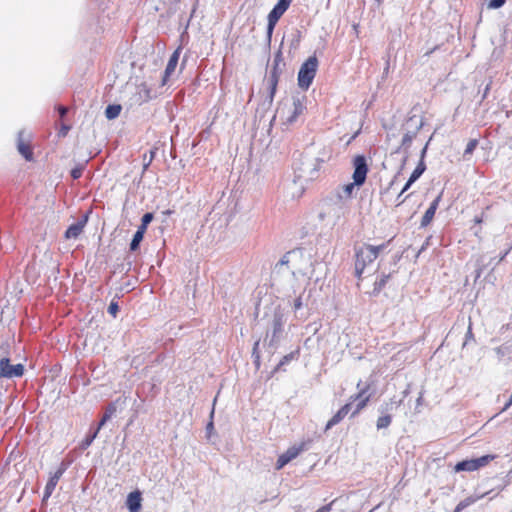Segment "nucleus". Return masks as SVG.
<instances>
[{
    "label": "nucleus",
    "instance_id": "nucleus-3",
    "mask_svg": "<svg viewBox=\"0 0 512 512\" xmlns=\"http://www.w3.org/2000/svg\"><path fill=\"white\" fill-rule=\"evenodd\" d=\"M318 60L316 57H309L301 66L298 73V84L303 89H308L317 71Z\"/></svg>",
    "mask_w": 512,
    "mask_h": 512
},
{
    "label": "nucleus",
    "instance_id": "nucleus-22",
    "mask_svg": "<svg viewBox=\"0 0 512 512\" xmlns=\"http://www.w3.org/2000/svg\"><path fill=\"white\" fill-rule=\"evenodd\" d=\"M355 187H358V184H355V181L352 183L345 184L341 187L338 195L340 198H350L354 192Z\"/></svg>",
    "mask_w": 512,
    "mask_h": 512
},
{
    "label": "nucleus",
    "instance_id": "nucleus-41",
    "mask_svg": "<svg viewBox=\"0 0 512 512\" xmlns=\"http://www.w3.org/2000/svg\"><path fill=\"white\" fill-rule=\"evenodd\" d=\"M413 183H410V179L407 181V183L405 184V186L403 187L402 191L400 192L399 196H402V194L407 191L409 189V187L412 185Z\"/></svg>",
    "mask_w": 512,
    "mask_h": 512
},
{
    "label": "nucleus",
    "instance_id": "nucleus-13",
    "mask_svg": "<svg viewBox=\"0 0 512 512\" xmlns=\"http://www.w3.org/2000/svg\"><path fill=\"white\" fill-rule=\"evenodd\" d=\"M350 410H351V402H348L343 407H341L337 411V413L327 422L325 431H328L334 425L341 422L345 418V416L350 412Z\"/></svg>",
    "mask_w": 512,
    "mask_h": 512
},
{
    "label": "nucleus",
    "instance_id": "nucleus-10",
    "mask_svg": "<svg viewBox=\"0 0 512 512\" xmlns=\"http://www.w3.org/2000/svg\"><path fill=\"white\" fill-rule=\"evenodd\" d=\"M24 366L22 364L11 365L8 358L0 360V378H14L23 375Z\"/></svg>",
    "mask_w": 512,
    "mask_h": 512
},
{
    "label": "nucleus",
    "instance_id": "nucleus-11",
    "mask_svg": "<svg viewBox=\"0 0 512 512\" xmlns=\"http://www.w3.org/2000/svg\"><path fill=\"white\" fill-rule=\"evenodd\" d=\"M181 47H178L173 54L170 56L169 61L167 63L166 69L164 71V76L162 79V85H165L170 77L174 74L176 67L178 65L179 57H180Z\"/></svg>",
    "mask_w": 512,
    "mask_h": 512
},
{
    "label": "nucleus",
    "instance_id": "nucleus-43",
    "mask_svg": "<svg viewBox=\"0 0 512 512\" xmlns=\"http://www.w3.org/2000/svg\"><path fill=\"white\" fill-rule=\"evenodd\" d=\"M288 262H289V260H288V255H285V256L281 259V261L278 263V265L282 266V265L287 264Z\"/></svg>",
    "mask_w": 512,
    "mask_h": 512
},
{
    "label": "nucleus",
    "instance_id": "nucleus-33",
    "mask_svg": "<svg viewBox=\"0 0 512 512\" xmlns=\"http://www.w3.org/2000/svg\"><path fill=\"white\" fill-rule=\"evenodd\" d=\"M389 276H383L379 281L375 282V290L380 291L386 284Z\"/></svg>",
    "mask_w": 512,
    "mask_h": 512
},
{
    "label": "nucleus",
    "instance_id": "nucleus-14",
    "mask_svg": "<svg viewBox=\"0 0 512 512\" xmlns=\"http://www.w3.org/2000/svg\"><path fill=\"white\" fill-rule=\"evenodd\" d=\"M488 492H478L477 490L475 493L471 496L466 497L465 499L461 500L457 506L455 507L453 512H461L465 508L469 507L470 505L474 504L477 500L483 498Z\"/></svg>",
    "mask_w": 512,
    "mask_h": 512
},
{
    "label": "nucleus",
    "instance_id": "nucleus-47",
    "mask_svg": "<svg viewBox=\"0 0 512 512\" xmlns=\"http://www.w3.org/2000/svg\"><path fill=\"white\" fill-rule=\"evenodd\" d=\"M290 357H291V356H285V357H284V360L281 362V364H283V363H284V362H286V361H289V358H290Z\"/></svg>",
    "mask_w": 512,
    "mask_h": 512
},
{
    "label": "nucleus",
    "instance_id": "nucleus-37",
    "mask_svg": "<svg viewBox=\"0 0 512 512\" xmlns=\"http://www.w3.org/2000/svg\"><path fill=\"white\" fill-rule=\"evenodd\" d=\"M82 174V169L80 168H76V169H73L71 171V176L74 178V179H78Z\"/></svg>",
    "mask_w": 512,
    "mask_h": 512
},
{
    "label": "nucleus",
    "instance_id": "nucleus-28",
    "mask_svg": "<svg viewBox=\"0 0 512 512\" xmlns=\"http://www.w3.org/2000/svg\"><path fill=\"white\" fill-rule=\"evenodd\" d=\"M57 482H47L44 494L42 497V501L46 502L48 498L52 495L53 491L55 490Z\"/></svg>",
    "mask_w": 512,
    "mask_h": 512
},
{
    "label": "nucleus",
    "instance_id": "nucleus-9",
    "mask_svg": "<svg viewBox=\"0 0 512 512\" xmlns=\"http://www.w3.org/2000/svg\"><path fill=\"white\" fill-rule=\"evenodd\" d=\"M494 457L491 455L481 456L475 459L464 460L455 465V471H475L487 465Z\"/></svg>",
    "mask_w": 512,
    "mask_h": 512
},
{
    "label": "nucleus",
    "instance_id": "nucleus-12",
    "mask_svg": "<svg viewBox=\"0 0 512 512\" xmlns=\"http://www.w3.org/2000/svg\"><path fill=\"white\" fill-rule=\"evenodd\" d=\"M126 507L129 512H140L142 507V492L140 490L136 489L128 494Z\"/></svg>",
    "mask_w": 512,
    "mask_h": 512
},
{
    "label": "nucleus",
    "instance_id": "nucleus-7",
    "mask_svg": "<svg viewBox=\"0 0 512 512\" xmlns=\"http://www.w3.org/2000/svg\"><path fill=\"white\" fill-rule=\"evenodd\" d=\"M305 179L302 176H295L284 186L285 197L291 200L298 199L305 191Z\"/></svg>",
    "mask_w": 512,
    "mask_h": 512
},
{
    "label": "nucleus",
    "instance_id": "nucleus-46",
    "mask_svg": "<svg viewBox=\"0 0 512 512\" xmlns=\"http://www.w3.org/2000/svg\"><path fill=\"white\" fill-rule=\"evenodd\" d=\"M213 429V423L210 422L208 425H207V430H212Z\"/></svg>",
    "mask_w": 512,
    "mask_h": 512
},
{
    "label": "nucleus",
    "instance_id": "nucleus-6",
    "mask_svg": "<svg viewBox=\"0 0 512 512\" xmlns=\"http://www.w3.org/2000/svg\"><path fill=\"white\" fill-rule=\"evenodd\" d=\"M291 2L292 0H279L268 14L267 34L269 37L272 35L276 23L289 8Z\"/></svg>",
    "mask_w": 512,
    "mask_h": 512
},
{
    "label": "nucleus",
    "instance_id": "nucleus-25",
    "mask_svg": "<svg viewBox=\"0 0 512 512\" xmlns=\"http://www.w3.org/2000/svg\"><path fill=\"white\" fill-rule=\"evenodd\" d=\"M382 415L377 419V429H384L387 428L392 421V417L390 414L387 413H381Z\"/></svg>",
    "mask_w": 512,
    "mask_h": 512
},
{
    "label": "nucleus",
    "instance_id": "nucleus-16",
    "mask_svg": "<svg viewBox=\"0 0 512 512\" xmlns=\"http://www.w3.org/2000/svg\"><path fill=\"white\" fill-rule=\"evenodd\" d=\"M18 151L19 153L24 156L26 160L32 159V152L29 148V145L24 142V132H19L18 135Z\"/></svg>",
    "mask_w": 512,
    "mask_h": 512
},
{
    "label": "nucleus",
    "instance_id": "nucleus-15",
    "mask_svg": "<svg viewBox=\"0 0 512 512\" xmlns=\"http://www.w3.org/2000/svg\"><path fill=\"white\" fill-rule=\"evenodd\" d=\"M442 193H440L436 199L431 203L430 207L426 210L425 214L422 217L421 226L425 227L430 224L432 221L435 212L438 208L439 202L441 200Z\"/></svg>",
    "mask_w": 512,
    "mask_h": 512
},
{
    "label": "nucleus",
    "instance_id": "nucleus-36",
    "mask_svg": "<svg viewBox=\"0 0 512 512\" xmlns=\"http://www.w3.org/2000/svg\"><path fill=\"white\" fill-rule=\"evenodd\" d=\"M65 469H66L65 465L62 463L61 466L59 467V469L55 472V474H54V476L52 477L51 480L59 479L62 476V474H63Z\"/></svg>",
    "mask_w": 512,
    "mask_h": 512
},
{
    "label": "nucleus",
    "instance_id": "nucleus-34",
    "mask_svg": "<svg viewBox=\"0 0 512 512\" xmlns=\"http://www.w3.org/2000/svg\"><path fill=\"white\" fill-rule=\"evenodd\" d=\"M119 310L118 304L116 302H111L108 306V312L113 316L116 317L117 312Z\"/></svg>",
    "mask_w": 512,
    "mask_h": 512
},
{
    "label": "nucleus",
    "instance_id": "nucleus-29",
    "mask_svg": "<svg viewBox=\"0 0 512 512\" xmlns=\"http://www.w3.org/2000/svg\"><path fill=\"white\" fill-rule=\"evenodd\" d=\"M143 235H141V232H135L134 236H133V239L130 243V250L131 251H135L138 249L139 245H140V242L142 241L143 239Z\"/></svg>",
    "mask_w": 512,
    "mask_h": 512
},
{
    "label": "nucleus",
    "instance_id": "nucleus-2",
    "mask_svg": "<svg viewBox=\"0 0 512 512\" xmlns=\"http://www.w3.org/2000/svg\"><path fill=\"white\" fill-rule=\"evenodd\" d=\"M384 248V244L379 246L364 244L356 249L355 273L358 278H361L365 268L376 260Z\"/></svg>",
    "mask_w": 512,
    "mask_h": 512
},
{
    "label": "nucleus",
    "instance_id": "nucleus-44",
    "mask_svg": "<svg viewBox=\"0 0 512 512\" xmlns=\"http://www.w3.org/2000/svg\"><path fill=\"white\" fill-rule=\"evenodd\" d=\"M512 405V392L509 398V401L505 404L503 411L507 410Z\"/></svg>",
    "mask_w": 512,
    "mask_h": 512
},
{
    "label": "nucleus",
    "instance_id": "nucleus-20",
    "mask_svg": "<svg viewBox=\"0 0 512 512\" xmlns=\"http://www.w3.org/2000/svg\"><path fill=\"white\" fill-rule=\"evenodd\" d=\"M138 101L140 102H145V101H148L149 99H151V90L149 88V86L146 84V83H141L139 86H138Z\"/></svg>",
    "mask_w": 512,
    "mask_h": 512
},
{
    "label": "nucleus",
    "instance_id": "nucleus-4",
    "mask_svg": "<svg viewBox=\"0 0 512 512\" xmlns=\"http://www.w3.org/2000/svg\"><path fill=\"white\" fill-rule=\"evenodd\" d=\"M424 122L421 116L413 115L406 121L404 128L405 134L402 138V146L409 147L418 131L422 128Z\"/></svg>",
    "mask_w": 512,
    "mask_h": 512
},
{
    "label": "nucleus",
    "instance_id": "nucleus-18",
    "mask_svg": "<svg viewBox=\"0 0 512 512\" xmlns=\"http://www.w3.org/2000/svg\"><path fill=\"white\" fill-rule=\"evenodd\" d=\"M402 401L403 399L396 400L395 398H391L381 405L380 412L390 414L402 404Z\"/></svg>",
    "mask_w": 512,
    "mask_h": 512
},
{
    "label": "nucleus",
    "instance_id": "nucleus-5",
    "mask_svg": "<svg viewBox=\"0 0 512 512\" xmlns=\"http://www.w3.org/2000/svg\"><path fill=\"white\" fill-rule=\"evenodd\" d=\"M309 441H301L289 447L282 453L276 462V469H282L286 464L295 459L301 452L307 450Z\"/></svg>",
    "mask_w": 512,
    "mask_h": 512
},
{
    "label": "nucleus",
    "instance_id": "nucleus-8",
    "mask_svg": "<svg viewBox=\"0 0 512 512\" xmlns=\"http://www.w3.org/2000/svg\"><path fill=\"white\" fill-rule=\"evenodd\" d=\"M353 168V181H355V184H358V187H360L365 183L368 173V165L365 157L362 155H357L353 159Z\"/></svg>",
    "mask_w": 512,
    "mask_h": 512
},
{
    "label": "nucleus",
    "instance_id": "nucleus-45",
    "mask_svg": "<svg viewBox=\"0 0 512 512\" xmlns=\"http://www.w3.org/2000/svg\"><path fill=\"white\" fill-rule=\"evenodd\" d=\"M59 112H60L61 116H64L67 112V109L65 107H60Z\"/></svg>",
    "mask_w": 512,
    "mask_h": 512
},
{
    "label": "nucleus",
    "instance_id": "nucleus-32",
    "mask_svg": "<svg viewBox=\"0 0 512 512\" xmlns=\"http://www.w3.org/2000/svg\"><path fill=\"white\" fill-rule=\"evenodd\" d=\"M99 430L98 428L96 429V431L89 437H87L83 442H82V448H87L88 446L91 445V443L93 442V440L96 438L97 434H98Z\"/></svg>",
    "mask_w": 512,
    "mask_h": 512
},
{
    "label": "nucleus",
    "instance_id": "nucleus-31",
    "mask_svg": "<svg viewBox=\"0 0 512 512\" xmlns=\"http://www.w3.org/2000/svg\"><path fill=\"white\" fill-rule=\"evenodd\" d=\"M505 4V0H490L487 7L488 9H497Z\"/></svg>",
    "mask_w": 512,
    "mask_h": 512
},
{
    "label": "nucleus",
    "instance_id": "nucleus-17",
    "mask_svg": "<svg viewBox=\"0 0 512 512\" xmlns=\"http://www.w3.org/2000/svg\"><path fill=\"white\" fill-rule=\"evenodd\" d=\"M365 392H366V390L364 389L361 392H359L356 396H352L350 398L351 403H352V401L359 400V402L357 403V405L355 407V410L352 413V416H355L356 414H358L367 405V403L369 401V396L363 397Z\"/></svg>",
    "mask_w": 512,
    "mask_h": 512
},
{
    "label": "nucleus",
    "instance_id": "nucleus-26",
    "mask_svg": "<svg viewBox=\"0 0 512 512\" xmlns=\"http://www.w3.org/2000/svg\"><path fill=\"white\" fill-rule=\"evenodd\" d=\"M121 112L120 105H109L105 110V115L108 119H115Z\"/></svg>",
    "mask_w": 512,
    "mask_h": 512
},
{
    "label": "nucleus",
    "instance_id": "nucleus-30",
    "mask_svg": "<svg viewBox=\"0 0 512 512\" xmlns=\"http://www.w3.org/2000/svg\"><path fill=\"white\" fill-rule=\"evenodd\" d=\"M478 145V141L476 139H472L468 142L466 149L464 151V155H470L474 152Z\"/></svg>",
    "mask_w": 512,
    "mask_h": 512
},
{
    "label": "nucleus",
    "instance_id": "nucleus-35",
    "mask_svg": "<svg viewBox=\"0 0 512 512\" xmlns=\"http://www.w3.org/2000/svg\"><path fill=\"white\" fill-rule=\"evenodd\" d=\"M153 220V214L152 213H146L142 217V224L148 226L149 223Z\"/></svg>",
    "mask_w": 512,
    "mask_h": 512
},
{
    "label": "nucleus",
    "instance_id": "nucleus-40",
    "mask_svg": "<svg viewBox=\"0 0 512 512\" xmlns=\"http://www.w3.org/2000/svg\"><path fill=\"white\" fill-rule=\"evenodd\" d=\"M431 139H432V138H430L429 140H431ZM429 142H430V141H428V142L426 143V145L424 146V148H423V149H422V151H421V159H420V160H422V161H424V157H425V155H426V151H427V147H428Z\"/></svg>",
    "mask_w": 512,
    "mask_h": 512
},
{
    "label": "nucleus",
    "instance_id": "nucleus-27",
    "mask_svg": "<svg viewBox=\"0 0 512 512\" xmlns=\"http://www.w3.org/2000/svg\"><path fill=\"white\" fill-rule=\"evenodd\" d=\"M283 321L281 317H275L273 320V338H278V336L283 331Z\"/></svg>",
    "mask_w": 512,
    "mask_h": 512
},
{
    "label": "nucleus",
    "instance_id": "nucleus-19",
    "mask_svg": "<svg viewBox=\"0 0 512 512\" xmlns=\"http://www.w3.org/2000/svg\"><path fill=\"white\" fill-rule=\"evenodd\" d=\"M84 224L83 223H75L72 224L65 232V237L67 239L77 238L83 231Z\"/></svg>",
    "mask_w": 512,
    "mask_h": 512
},
{
    "label": "nucleus",
    "instance_id": "nucleus-24",
    "mask_svg": "<svg viewBox=\"0 0 512 512\" xmlns=\"http://www.w3.org/2000/svg\"><path fill=\"white\" fill-rule=\"evenodd\" d=\"M426 170V165L424 161L420 160L417 167L414 169L410 176V183H414Z\"/></svg>",
    "mask_w": 512,
    "mask_h": 512
},
{
    "label": "nucleus",
    "instance_id": "nucleus-42",
    "mask_svg": "<svg viewBox=\"0 0 512 512\" xmlns=\"http://www.w3.org/2000/svg\"><path fill=\"white\" fill-rule=\"evenodd\" d=\"M146 229H147V226L141 223V225L138 227L136 232H141V235L144 236Z\"/></svg>",
    "mask_w": 512,
    "mask_h": 512
},
{
    "label": "nucleus",
    "instance_id": "nucleus-39",
    "mask_svg": "<svg viewBox=\"0 0 512 512\" xmlns=\"http://www.w3.org/2000/svg\"><path fill=\"white\" fill-rule=\"evenodd\" d=\"M275 90H276V80H272V83H271V94H270V99L271 100L273 99Z\"/></svg>",
    "mask_w": 512,
    "mask_h": 512
},
{
    "label": "nucleus",
    "instance_id": "nucleus-1",
    "mask_svg": "<svg viewBox=\"0 0 512 512\" xmlns=\"http://www.w3.org/2000/svg\"><path fill=\"white\" fill-rule=\"evenodd\" d=\"M305 108L304 99L287 97L277 107L274 119H278L283 125H291L303 114Z\"/></svg>",
    "mask_w": 512,
    "mask_h": 512
},
{
    "label": "nucleus",
    "instance_id": "nucleus-23",
    "mask_svg": "<svg viewBox=\"0 0 512 512\" xmlns=\"http://www.w3.org/2000/svg\"><path fill=\"white\" fill-rule=\"evenodd\" d=\"M115 413L116 406L114 404L109 405L98 425V430H100L105 425V423L113 417Z\"/></svg>",
    "mask_w": 512,
    "mask_h": 512
},
{
    "label": "nucleus",
    "instance_id": "nucleus-21",
    "mask_svg": "<svg viewBox=\"0 0 512 512\" xmlns=\"http://www.w3.org/2000/svg\"><path fill=\"white\" fill-rule=\"evenodd\" d=\"M309 298H310V292L308 293L307 296H305V290L294 300V304H293V307H294V310L295 312L299 311L300 309H302L304 306H307L308 305V301H309Z\"/></svg>",
    "mask_w": 512,
    "mask_h": 512
},
{
    "label": "nucleus",
    "instance_id": "nucleus-38",
    "mask_svg": "<svg viewBox=\"0 0 512 512\" xmlns=\"http://www.w3.org/2000/svg\"><path fill=\"white\" fill-rule=\"evenodd\" d=\"M331 505L332 504L324 505V506L318 508L315 512H330L331 511Z\"/></svg>",
    "mask_w": 512,
    "mask_h": 512
}]
</instances>
